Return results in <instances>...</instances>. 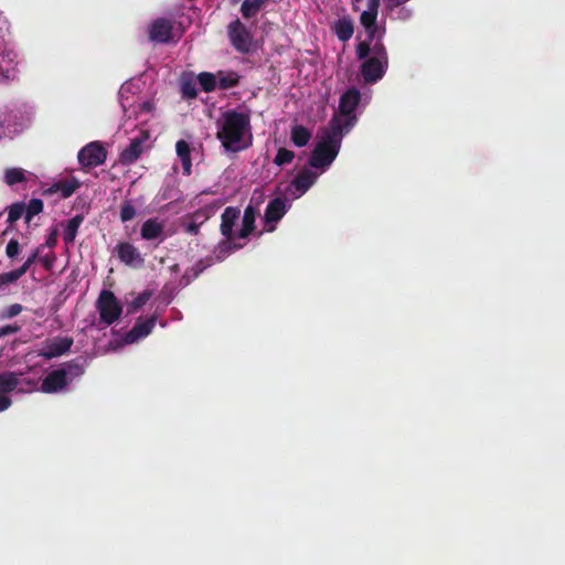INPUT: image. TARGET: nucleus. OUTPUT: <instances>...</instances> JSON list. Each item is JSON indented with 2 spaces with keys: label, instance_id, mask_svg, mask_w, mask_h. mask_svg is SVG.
<instances>
[{
  "label": "nucleus",
  "instance_id": "nucleus-1",
  "mask_svg": "<svg viewBox=\"0 0 565 565\" xmlns=\"http://www.w3.org/2000/svg\"><path fill=\"white\" fill-rule=\"evenodd\" d=\"M352 119L340 124L338 118H331L328 128L323 131L321 141L315 147L309 158L310 167L315 169L328 168L337 158L343 135L352 129Z\"/></svg>",
  "mask_w": 565,
  "mask_h": 565
},
{
  "label": "nucleus",
  "instance_id": "nucleus-2",
  "mask_svg": "<svg viewBox=\"0 0 565 565\" xmlns=\"http://www.w3.org/2000/svg\"><path fill=\"white\" fill-rule=\"evenodd\" d=\"M250 134V116L248 113L226 110L223 121L217 130L216 138L227 152H237L247 149L249 142H244V136ZM252 139V135H249Z\"/></svg>",
  "mask_w": 565,
  "mask_h": 565
},
{
  "label": "nucleus",
  "instance_id": "nucleus-3",
  "mask_svg": "<svg viewBox=\"0 0 565 565\" xmlns=\"http://www.w3.org/2000/svg\"><path fill=\"white\" fill-rule=\"evenodd\" d=\"M96 309L99 313V320L106 326L116 322L121 313L122 306L110 290H102L96 301Z\"/></svg>",
  "mask_w": 565,
  "mask_h": 565
},
{
  "label": "nucleus",
  "instance_id": "nucleus-4",
  "mask_svg": "<svg viewBox=\"0 0 565 565\" xmlns=\"http://www.w3.org/2000/svg\"><path fill=\"white\" fill-rule=\"evenodd\" d=\"M182 36V32L175 38L174 21L168 18H157L148 26V38L151 42L168 44L175 43Z\"/></svg>",
  "mask_w": 565,
  "mask_h": 565
},
{
  "label": "nucleus",
  "instance_id": "nucleus-5",
  "mask_svg": "<svg viewBox=\"0 0 565 565\" xmlns=\"http://www.w3.org/2000/svg\"><path fill=\"white\" fill-rule=\"evenodd\" d=\"M361 100V93L358 88L352 87L345 90L339 100V113L334 114L332 118H338L340 124L343 125L345 121L352 119V128L356 124V115L354 114L356 107Z\"/></svg>",
  "mask_w": 565,
  "mask_h": 565
},
{
  "label": "nucleus",
  "instance_id": "nucleus-6",
  "mask_svg": "<svg viewBox=\"0 0 565 565\" xmlns=\"http://www.w3.org/2000/svg\"><path fill=\"white\" fill-rule=\"evenodd\" d=\"M227 35L233 47L239 53H248L252 44L250 33L239 19L234 20L227 26Z\"/></svg>",
  "mask_w": 565,
  "mask_h": 565
},
{
  "label": "nucleus",
  "instance_id": "nucleus-7",
  "mask_svg": "<svg viewBox=\"0 0 565 565\" xmlns=\"http://www.w3.org/2000/svg\"><path fill=\"white\" fill-rule=\"evenodd\" d=\"M107 158L106 149L98 141H93L83 147L77 156L78 162L83 167H97L105 162Z\"/></svg>",
  "mask_w": 565,
  "mask_h": 565
},
{
  "label": "nucleus",
  "instance_id": "nucleus-8",
  "mask_svg": "<svg viewBox=\"0 0 565 565\" xmlns=\"http://www.w3.org/2000/svg\"><path fill=\"white\" fill-rule=\"evenodd\" d=\"M74 343L71 337H55L46 340L43 348L39 351V356L45 360H52L67 353Z\"/></svg>",
  "mask_w": 565,
  "mask_h": 565
},
{
  "label": "nucleus",
  "instance_id": "nucleus-9",
  "mask_svg": "<svg viewBox=\"0 0 565 565\" xmlns=\"http://www.w3.org/2000/svg\"><path fill=\"white\" fill-rule=\"evenodd\" d=\"M157 322V316L152 315L147 319L141 317L137 319L135 326L124 335L126 344H132L140 339L146 338L151 333Z\"/></svg>",
  "mask_w": 565,
  "mask_h": 565
},
{
  "label": "nucleus",
  "instance_id": "nucleus-10",
  "mask_svg": "<svg viewBox=\"0 0 565 565\" xmlns=\"http://www.w3.org/2000/svg\"><path fill=\"white\" fill-rule=\"evenodd\" d=\"M387 66L388 63H384L377 58L369 57L361 65V75L365 83L373 84L384 76Z\"/></svg>",
  "mask_w": 565,
  "mask_h": 565
},
{
  "label": "nucleus",
  "instance_id": "nucleus-11",
  "mask_svg": "<svg viewBox=\"0 0 565 565\" xmlns=\"http://www.w3.org/2000/svg\"><path fill=\"white\" fill-rule=\"evenodd\" d=\"M286 212L287 206L285 199L275 198L268 202L264 214V222L268 226V232H273L275 230V226L270 224H275L280 221Z\"/></svg>",
  "mask_w": 565,
  "mask_h": 565
},
{
  "label": "nucleus",
  "instance_id": "nucleus-12",
  "mask_svg": "<svg viewBox=\"0 0 565 565\" xmlns=\"http://www.w3.org/2000/svg\"><path fill=\"white\" fill-rule=\"evenodd\" d=\"M241 217V209L237 206H227L221 215L220 232L225 238H236L237 233L234 232Z\"/></svg>",
  "mask_w": 565,
  "mask_h": 565
},
{
  "label": "nucleus",
  "instance_id": "nucleus-13",
  "mask_svg": "<svg viewBox=\"0 0 565 565\" xmlns=\"http://www.w3.org/2000/svg\"><path fill=\"white\" fill-rule=\"evenodd\" d=\"M70 380L67 379V373L65 369H57L50 372L41 384V390L44 393H56L63 390Z\"/></svg>",
  "mask_w": 565,
  "mask_h": 565
},
{
  "label": "nucleus",
  "instance_id": "nucleus-14",
  "mask_svg": "<svg viewBox=\"0 0 565 565\" xmlns=\"http://www.w3.org/2000/svg\"><path fill=\"white\" fill-rule=\"evenodd\" d=\"M116 253L120 262L128 266L140 267L143 265V258L138 248L128 242L117 244Z\"/></svg>",
  "mask_w": 565,
  "mask_h": 565
},
{
  "label": "nucleus",
  "instance_id": "nucleus-15",
  "mask_svg": "<svg viewBox=\"0 0 565 565\" xmlns=\"http://www.w3.org/2000/svg\"><path fill=\"white\" fill-rule=\"evenodd\" d=\"M81 186V183L77 179H65L58 182L53 183L51 186L44 190L45 195H52L55 193H61L63 199H67L73 195V193Z\"/></svg>",
  "mask_w": 565,
  "mask_h": 565
},
{
  "label": "nucleus",
  "instance_id": "nucleus-16",
  "mask_svg": "<svg viewBox=\"0 0 565 565\" xmlns=\"http://www.w3.org/2000/svg\"><path fill=\"white\" fill-rule=\"evenodd\" d=\"M257 215L258 210L250 202L244 210L242 227L237 232V238L245 239L249 237V235L255 231V222Z\"/></svg>",
  "mask_w": 565,
  "mask_h": 565
},
{
  "label": "nucleus",
  "instance_id": "nucleus-17",
  "mask_svg": "<svg viewBox=\"0 0 565 565\" xmlns=\"http://www.w3.org/2000/svg\"><path fill=\"white\" fill-rule=\"evenodd\" d=\"M214 264V258L212 256H207L205 258L199 259L193 266L185 269L180 284L188 286L195 278H198L206 268Z\"/></svg>",
  "mask_w": 565,
  "mask_h": 565
},
{
  "label": "nucleus",
  "instance_id": "nucleus-18",
  "mask_svg": "<svg viewBox=\"0 0 565 565\" xmlns=\"http://www.w3.org/2000/svg\"><path fill=\"white\" fill-rule=\"evenodd\" d=\"M143 140L141 138L131 139L129 146L125 148L119 154V162L124 166H130L142 154Z\"/></svg>",
  "mask_w": 565,
  "mask_h": 565
},
{
  "label": "nucleus",
  "instance_id": "nucleus-19",
  "mask_svg": "<svg viewBox=\"0 0 565 565\" xmlns=\"http://www.w3.org/2000/svg\"><path fill=\"white\" fill-rule=\"evenodd\" d=\"M317 174L309 169H303L297 173L292 180V185L301 194L306 193L316 182Z\"/></svg>",
  "mask_w": 565,
  "mask_h": 565
},
{
  "label": "nucleus",
  "instance_id": "nucleus-20",
  "mask_svg": "<svg viewBox=\"0 0 565 565\" xmlns=\"http://www.w3.org/2000/svg\"><path fill=\"white\" fill-rule=\"evenodd\" d=\"M163 234V225L157 218H148L141 225L140 235L146 241L159 238Z\"/></svg>",
  "mask_w": 565,
  "mask_h": 565
},
{
  "label": "nucleus",
  "instance_id": "nucleus-21",
  "mask_svg": "<svg viewBox=\"0 0 565 565\" xmlns=\"http://www.w3.org/2000/svg\"><path fill=\"white\" fill-rule=\"evenodd\" d=\"M245 244L235 242V238H223L215 247V260H223L232 252L242 249Z\"/></svg>",
  "mask_w": 565,
  "mask_h": 565
},
{
  "label": "nucleus",
  "instance_id": "nucleus-22",
  "mask_svg": "<svg viewBox=\"0 0 565 565\" xmlns=\"http://www.w3.org/2000/svg\"><path fill=\"white\" fill-rule=\"evenodd\" d=\"M334 33L342 42L349 41L354 33L353 21L349 17L339 19L333 26Z\"/></svg>",
  "mask_w": 565,
  "mask_h": 565
},
{
  "label": "nucleus",
  "instance_id": "nucleus-23",
  "mask_svg": "<svg viewBox=\"0 0 565 565\" xmlns=\"http://www.w3.org/2000/svg\"><path fill=\"white\" fill-rule=\"evenodd\" d=\"M177 154L182 163L183 174L190 175L192 172L191 150L185 140H179L175 145Z\"/></svg>",
  "mask_w": 565,
  "mask_h": 565
},
{
  "label": "nucleus",
  "instance_id": "nucleus-24",
  "mask_svg": "<svg viewBox=\"0 0 565 565\" xmlns=\"http://www.w3.org/2000/svg\"><path fill=\"white\" fill-rule=\"evenodd\" d=\"M380 0H369L367 10L363 11L360 22L364 29H370L376 24Z\"/></svg>",
  "mask_w": 565,
  "mask_h": 565
},
{
  "label": "nucleus",
  "instance_id": "nucleus-25",
  "mask_svg": "<svg viewBox=\"0 0 565 565\" xmlns=\"http://www.w3.org/2000/svg\"><path fill=\"white\" fill-rule=\"evenodd\" d=\"M241 76L235 71L217 72V88L222 90L231 89L239 84Z\"/></svg>",
  "mask_w": 565,
  "mask_h": 565
},
{
  "label": "nucleus",
  "instance_id": "nucleus-26",
  "mask_svg": "<svg viewBox=\"0 0 565 565\" xmlns=\"http://www.w3.org/2000/svg\"><path fill=\"white\" fill-rule=\"evenodd\" d=\"M84 221V216L82 214L74 215L66 224L63 231V239L65 244L74 243L78 228Z\"/></svg>",
  "mask_w": 565,
  "mask_h": 565
},
{
  "label": "nucleus",
  "instance_id": "nucleus-27",
  "mask_svg": "<svg viewBox=\"0 0 565 565\" xmlns=\"http://www.w3.org/2000/svg\"><path fill=\"white\" fill-rule=\"evenodd\" d=\"M222 205V202L218 201V202H214L212 204H209L202 209H199L196 210L195 212H193L192 214L188 215L186 217L194 221V222H198V223H201L204 224L214 213L215 211Z\"/></svg>",
  "mask_w": 565,
  "mask_h": 565
},
{
  "label": "nucleus",
  "instance_id": "nucleus-28",
  "mask_svg": "<svg viewBox=\"0 0 565 565\" xmlns=\"http://www.w3.org/2000/svg\"><path fill=\"white\" fill-rule=\"evenodd\" d=\"M311 138V131L302 125H295L290 131V139L297 147H305Z\"/></svg>",
  "mask_w": 565,
  "mask_h": 565
},
{
  "label": "nucleus",
  "instance_id": "nucleus-29",
  "mask_svg": "<svg viewBox=\"0 0 565 565\" xmlns=\"http://www.w3.org/2000/svg\"><path fill=\"white\" fill-rule=\"evenodd\" d=\"M196 79L205 93L214 92L217 88V73L201 72L198 74Z\"/></svg>",
  "mask_w": 565,
  "mask_h": 565
},
{
  "label": "nucleus",
  "instance_id": "nucleus-30",
  "mask_svg": "<svg viewBox=\"0 0 565 565\" xmlns=\"http://www.w3.org/2000/svg\"><path fill=\"white\" fill-rule=\"evenodd\" d=\"M266 0H244L241 7L243 18H254L265 6Z\"/></svg>",
  "mask_w": 565,
  "mask_h": 565
},
{
  "label": "nucleus",
  "instance_id": "nucleus-31",
  "mask_svg": "<svg viewBox=\"0 0 565 565\" xmlns=\"http://www.w3.org/2000/svg\"><path fill=\"white\" fill-rule=\"evenodd\" d=\"M19 385V379L13 372L0 373V392L11 393Z\"/></svg>",
  "mask_w": 565,
  "mask_h": 565
},
{
  "label": "nucleus",
  "instance_id": "nucleus-32",
  "mask_svg": "<svg viewBox=\"0 0 565 565\" xmlns=\"http://www.w3.org/2000/svg\"><path fill=\"white\" fill-rule=\"evenodd\" d=\"M26 181L25 170L21 168H9L4 171V182L13 186Z\"/></svg>",
  "mask_w": 565,
  "mask_h": 565
},
{
  "label": "nucleus",
  "instance_id": "nucleus-33",
  "mask_svg": "<svg viewBox=\"0 0 565 565\" xmlns=\"http://www.w3.org/2000/svg\"><path fill=\"white\" fill-rule=\"evenodd\" d=\"M43 211V201L40 199H31L25 206V221L29 223L33 216L40 214Z\"/></svg>",
  "mask_w": 565,
  "mask_h": 565
},
{
  "label": "nucleus",
  "instance_id": "nucleus-34",
  "mask_svg": "<svg viewBox=\"0 0 565 565\" xmlns=\"http://www.w3.org/2000/svg\"><path fill=\"white\" fill-rule=\"evenodd\" d=\"M152 292L150 290H145L140 292L128 306V311L134 313L141 309L151 298Z\"/></svg>",
  "mask_w": 565,
  "mask_h": 565
},
{
  "label": "nucleus",
  "instance_id": "nucleus-35",
  "mask_svg": "<svg viewBox=\"0 0 565 565\" xmlns=\"http://www.w3.org/2000/svg\"><path fill=\"white\" fill-rule=\"evenodd\" d=\"M295 158L294 151L286 149V148H279L275 158L274 163L276 166H284L287 163H290Z\"/></svg>",
  "mask_w": 565,
  "mask_h": 565
},
{
  "label": "nucleus",
  "instance_id": "nucleus-36",
  "mask_svg": "<svg viewBox=\"0 0 565 565\" xmlns=\"http://www.w3.org/2000/svg\"><path fill=\"white\" fill-rule=\"evenodd\" d=\"M372 58H377L384 63H388V55L385 45L381 41H375L372 45Z\"/></svg>",
  "mask_w": 565,
  "mask_h": 565
},
{
  "label": "nucleus",
  "instance_id": "nucleus-37",
  "mask_svg": "<svg viewBox=\"0 0 565 565\" xmlns=\"http://www.w3.org/2000/svg\"><path fill=\"white\" fill-rule=\"evenodd\" d=\"M136 216V207L131 203V201L126 200L124 201L121 209H120V220L121 222H128L131 221Z\"/></svg>",
  "mask_w": 565,
  "mask_h": 565
},
{
  "label": "nucleus",
  "instance_id": "nucleus-38",
  "mask_svg": "<svg viewBox=\"0 0 565 565\" xmlns=\"http://www.w3.org/2000/svg\"><path fill=\"white\" fill-rule=\"evenodd\" d=\"M22 277L18 269L0 274V290L6 286L18 281Z\"/></svg>",
  "mask_w": 565,
  "mask_h": 565
},
{
  "label": "nucleus",
  "instance_id": "nucleus-39",
  "mask_svg": "<svg viewBox=\"0 0 565 565\" xmlns=\"http://www.w3.org/2000/svg\"><path fill=\"white\" fill-rule=\"evenodd\" d=\"M25 205L23 203H14L9 207L8 212V223L13 224L17 222L24 213Z\"/></svg>",
  "mask_w": 565,
  "mask_h": 565
},
{
  "label": "nucleus",
  "instance_id": "nucleus-40",
  "mask_svg": "<svg viewBox=\"0 0 565 565\" xmlns=\"http://www.w3.org/2000/svg\"><path fill=\"white\" fill-rule=\"evenodd\" d=\"M182 95L189 99H194L198 96V89L192 81H185L181 85Z\"/></svg>",
  "mask_w": 565,
  "mask_h": 565
},
{
  "label": "nucleus",
  "instance_id": "nucleus-41",
  "mask_svg": "<svg viewBox=\"0 0 565 565\" xmlns=\"http://www.w3.org/2000/svg\"><path fill=\"white\" fill-rule=\"evenodd\" d=\"M39 254H40V249L39 248L34 249L30 254V256L26 258V260L19 268H17L19 270V273H21L22 276H24L28 273V270L30 269V267L36 262Z\"/></svg>",
  "mask_w": 565,
  "mask_h": 565
},
{
  "label": "nucleus",
  "instance_id": "nucleus-42",
  "mask_svg": "<svg viewBox=\"0 0 565 565\" xmlns=\"http://www.w3.org/2000/svg\"><path fill=\"white\" fill-rule=\"evenodd\" d=\"M370 41H362L356 45V56L359 60H366L372 50Z\"/></svg>",
  "mask_w": 565,
  "mask_h": 565
},
{
  "label": "nucleus",
  "instance_id": "nucleus-43",
  "mask_svg": "<svg viewBox=\"0 0 565 565\" xmlns=\"http://www.w3.org/2000/svg\"><path fill=\"white\" fill-rule=\"evenodd\" d=\"M20 253V244L18 239H10L6 247V255L10 259H14Z\"/></svg>",
  "mask_w": 565,
  "mask_h": 565
},
{
  "label": "nucleus",
  "instance_id": "nucleus-44",
  "mask_svg": "<svg viewBox=\"0 0 565 565\" xmlns=\"http://www.w3.org/2000/svg\"><path fill=\"white\" fill-rule=\"evenodd\" d=\"M181 226L183 227L185 233L190 235H199L201 223L194 222L192 220L189 222L183 220Z\"/></svg>",
  "mask_w": 565,
  "mask_h": 565
},
{
  "label": "nucleus",
  "instance_id": "nucleus-45",
  "mask_svg": "<svg viewBox=\"0 0 565 565\" xmlns=\"http://www.w3.org/2000/svg\"><path fill=\"white\" fill-rule=\"evenodd\" d=\"M365 32H366L365 41H370V43H372L374 40L381 41L382 33H384V31H382V32L380 31V28L377 26V24L373 25L370 29H365Z\"/></svg>",
  "mask_w": 565,
  "mask_h": 565
},
{
  "label": "nucleus",
  "instance_id": "nucleus-46",
  "mask_svg": "<svg viewBox=\"0 0 565 565\" xmlns=\"http://www.w3.org/2000/svg\"><path fill=\"white\" fill-rule=\"evenodd\" d=\"M66 373H67V376L71 375V376H78L81 374L84 373V370L83 367L76 363L75 361H71L66 364Z\"/></svg>",
  "mask_w": 565,
  "mask_h": 565
},
{
  "label": "nucleus",
  "instance_id": "nucleus-47",
  "mask_svg": "<svg viewBox=\"0 0 565 565\" xmlns=\"http://www.w3.org/2000/svg\"><path fill=\"white\" fill-rule=\"evenodd\" d=\"M21 327L17 323L0 327V338L18 333Z\"/></svg>",
  "mask_w": 565,
  "mask_h": 565
},
{
  "label": "nucleus",
  "instance_id": "nucleus-48",
  "mask_svg": "<svg viewBox=\"0 0 565 565\" xmlns=\"http://www.w3.org/2000/svg\"><path fill=\"white\" fill-rule=\"evenodd\" d=\"M22 310H23V307L20 303L10 305L6 310L4 317L13 318V317L20 315L22 312Z\"/></svg>",
  "mask_w": 565,
  "mask_h": 565
},
{
  "label": "nucleus",
  "instance_id": "nucleus-49",
  "mask_svg": "<svg viewBox=\"0 0 565 565\" xmlns=\"http://www.w3.org/2000/svg\"><path fill=\"white\" fill-rule=\"evenodd\" d=\"M57 244V228H53L51 234L47 236L45 245L50 248L55 247Z\"/></svg>",
  "mask_w": 565,
  "mask_h": 565
},
{
  "label": "nucleus",
  "instance_id": "nucleus-50",
  "mask_svg": "<svg viewBox=\"0 0 565 565\" xmlns=\"http://www.w3.org/2000/svg\"><path fill=\"white\" fill-rule=\"evenodd\" d=\"M11 398L8 396L0 395V412L8 409L11 406Z\"/></svg>",
  "mask_w": 565,
  "mask_h": 565
},
{
  "label": "nucleus",
  "instance_id": "nucleus-51",
  "mask_svg": "<svg viewBox=\"0 0 565 565\" xmlns=\"http://www.w3.org/2000/svg\"><path fill=\"white\" fill-rule=\"evenodd\" d=\"M43 266H44L46 269H50V268H51V266H52V264H51V262H50L49 259H46V258H45V259H43Z\"/></svg>",
  "mask_w": 565,
  "mask_h": 565
},
{
  "label": "nucleus",
  "instance_id": "nucleus-52",
  "mask_svg": "<svg viewBox=\"0 0 565 565\" xmlns=\"http://www.w3.org/2000/svg\"><path fill=\"white\" fill-rule=\"evenodd\" d=\"M10 75H9V71H7V73H1L0 74V81L2 79H9Z\"/></svg>",
  "mask_w": 565,
  "mask_h": 565
},
{
  "label": "nucleus",
  "instance_id": "nucleus-53",
  "mask_svg": "<svg viewBox=\"0 0 565 565\" xmlns=\"http://www.w3.org/2000/svg\"><path fill=\"white\" fill-rule=\"evenodd\" d=\"M2 49H3V40H2V38L0 36V52L2 51Z\"/></svg>",
  "mask_w": 565,
  "mask_h": 565
},
{
  "label": "nucleus",
  "instance_id": "nucleus-54",
  "mask_svg": "<svg viewBox=\"0 0 565 565\" xmlns=\"http://www.w3.org/2000/svg\"><path fill=\"white\" fill-rule=\"evenodd\" d=\"M4 125V119L0 116V128H2Z\"/></svg>",
  "mask_w": 565,
  "mask_h": 565
},
{
  "label": "nucleus",
  "instance_id": "nucleus-55",
  "mask_svg": "<svg viewBox=\"0 0 565 565\" xmlns=\"http://www.w3.org/2000/svg\"><path fill=\"white\" fill-rule=\"evenodd\" d=\"M241 0H231L232 3H238Z\"/></svg>",
  "mask_w": 565,
  "mask_h": 565
},
{
  "label": "nucleus",
  "instance_id": "nucleus-56",
  "mask_svg": "<svg viewBox=\"0 0 565 565\" xmlns=\"http://www.w3.org/2000/svg\"><path fill=\"white\" fill-rule=\"evenodd\" d=\"M403 2H406V0H401V1H397V4H401Z\"/></svg>",
  "mask_w": 565,
  "mask_h": 565
}]
</instances>
